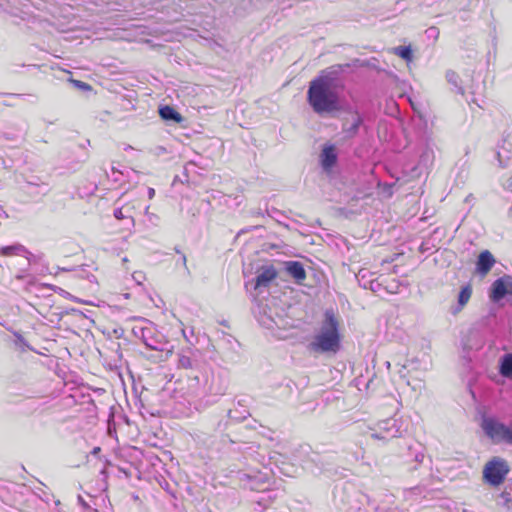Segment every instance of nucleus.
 <instances>
[{
	"label": "nucleus",
	"instance_id": "1",
	"mask_svg": "<svg viewBox=\"0 0 512 512\" xmlns=\"http://www.w3.org/2000/svg\"><path fill=\"white\" fill-rule=\"evenodd\" d=\"M336 73L331 67L309 83L307 102L318 115L330 114L341 108V86L334 76Z\"/></svg>",
	"mask_w": 512,
	"mask_h": 512
},
{
	"label": "nucleus",
	"instance_id": "2",
	"mask_svg": "<svg viewBox=\"0 0 512 512\" xmlns=\"http://www.w3.org/2000/svg\"><path fill=\"white\" fill-rule=\"evenodd\" d=\"M308 347L317 353H336L340 349L339 324L332 311L325 312L320 330Z\"/></svg>",
	"mask_w": 512,
	"mask_h": 512
},
{
	"label": "nucleus",
	"instance_id": "3",
	"mask_svg": "<svg viewBox=\"0 0 512 512\" xmlns=\"http://www.w3.org/2000/svg\"><path fill=\"white\" fill-rule=\"evenodd\" d=\"M509 471L510 468L505 459L493 457L484 466L483 478L488 484L498 486L504 482Z\"/></svg>",
	"mask_w": 512,
	"mask_h": 512
},
{
	"label": "nucleus",
	"instance_id": "4",
	"mask_svg": "<svg viewBox=\"0 0 512 512\" xmlns=\"http://www.w3.org/2000/svg\"><path fill=\"white\" fill-rule=\"evenodd\" d=\"M243 476L247 480V483L244 484L245 487L249 488L250 490L259 491L261 493L255 500L254 511L264 512L266 509H268L267 503L273 500V491L267 490L266 481H263L262 477L250 476L248 474H243Z\"/></svg>",
	"mask_w": 512,
	"mask_h": 512
},
{
	"label": "nucleus",
	"instance_id": "5",
	"mask_svg": "<svg viewBox=\"0 0 512 512\" xmlns=\"http://www.w3.org/2000/svg\"><path fill=\"white\" fill-rule=\"evenodd\" d=\"M483 429L487 436L491 439L503 441L509 445H512V425H506L504 423L488 420L484 422Z\"/></svg>",
	"mask_w": 512,
	"mask_h": 512
},
{
	"label": "nucleus",
	"instance_id": "6",
	"mask_svg": "<svg viewBox=\"0 0 512 512\" xmlns=\"http://www.w3.org/2000/svg\"><path fill=\"white\" fill-rule=\"evenodd\" d=\"M402 435L401 425L397 419L388 418L377 424V430L371 437L378 440H388Z\"/></svg>",
	"mask_w": 512,
	"mask_h": 512
},
{
	"label": "nucleus",
	"instance_id": "7",
	"mask_svg": "<svg viewBox=\"0 0 512 512\" xmlns=\"http://www.w3.org/2000/svg\"><path fill=\"white\" fill-rule=\"evenodd\" d=\"M499 165L512 170V131L504 132L496 151Z\"/></svg>",
	"mask_w": 512,
	"mask_h": 512
},
{
	"label": "nucleus",
	"instance_id": "8",
	"mask_svg": "<svg viewBox=\"0 0 512 512\" xmlns=\"http://www.w3.org/2000/svg\"><path fill=\"white\" fill-rule=\"evenodd\" d=\"M142 342L147 348L155 351H164L167 344L164 336L151 325L148 326V330Z\"/></svg>",
	"mask_w": 512,
	"mask_h": 512
},
{
	"label": "nucleus",
	"instance_id": "9",
	"mask_svg": "<svg viewBox=\"0 0 512 512\" xmlns=\"http://www.w3.org/2000/svg\"><path fill=\"white\" fill-rule=\"evenodd\" d=\"M197 356V350H193L191 348L181 349L177 354V367L179 369H197L199 366Z\"/></svg>",
	"mask_w": 512,
	"mask_h": 512
},
{
	"label": "nucleus",
	"instance_id": "10",
	"mask_svg": "<svg viewBox=\"0 0 512 512\" xmlns=\"http://www.w3.org/2000/svg\"><path fill=\"white\" fill-rule=\"evenodd\" d=\"M510 293H512V284L503 278H499L491 286L490 297L493 301L497 302Z\"/></svg>",
	"mask_w": 512,
	"mask_h": 512
},
{
	"label": "nucleus",
	"instance_id": "11",
	"mask_svg": "<svg viewBox=\"0 0 512 512\" xmlns=\"http://www.w3.org/2000/svg\"><path fill=\"white\" fill-rule=\"evenodd\" d=\"M285 271L295 280L297 284H302L306 279V271L299 261H287L284 263Z\"/></svg>",
	"mask_w": 512,
	"mask_h": 512
},
{
	"label": "nucleus",
	"instance_id": "12",
	"mask_svg": "<svg viewBox=\"0 0 512 512\" xmlns=\"http://www.w3.org/2000/svg\"><path fill=\"white\" fill-rule=\"evenodd\" d=\"M277 277V271L273 266H267L262 269L256 276L254 289L268 287L269 284Z\"/></svg>",
	"mask_w": 512,
	"mask_h": 512
},
{
	"label": "nucleus",
	"instance_id": "13",
	"mask_svg": "<svg viewBox=\"0 0 512 512\" xmlns=\"http://www.w3.org/2000/svg\"><path fill=\"white\" fill-rule=\"evenodd\" d=\"M320 162L324 170H330L337 162V153L334 145H325L320 154Z\"/></svg>",
	"mask_w": 512,
	"mask_h": 512
},
{
	"label": "nucleus",
	"instance_id": "14",
	"mask_svg": "<svg viewBox=\"0 0 512 512\" xmlns=\"http://www.w3.org/2000/svg\"><path fill=\"white\" fill-rule=\"evenodd\" d=\"M472 296V287L470 284H466L463 286L458 294L457 297V304L452 305L450 308V312L453 315H457L459 312L463 310V308L466 306V304L469 302L470 298Z\"/></svg>",
	"mask_w": 512,
	"mask_h": 512
},
{
	"label": "nucleus",
	"instance_id": "15",
	"mask_svg": "<svg viewBox=\"0 0 512 512\" xmlns=\"http://www.w3.org/2000/svg\"><path fill=\"white\" fill-rule=\"evenodd\" d=\"M494 263L495 259L493 255L488 250H485L481 252L478 256V260L476 263L477 271L480 274L485 275L491 270Z\"/></svg>",
	"mask_w": 512,
	"mask_h": 512
},
{
	"label": "nucleus",
	"instance_id": "16",
	"mask_svg": "<svg viewBox=\"0 0 512 512\" xmlns=\"http://www.w3.org/2000/svg\"><path fill=\"white\" fill-rule=\"evenodd\" d=\"M363 119L359 113H354L352 116V123L350 125L344 124L343 132L345 133L346 138L354 137L359 130L360 125L362 124Z\"/></svg>",
	"mask_w": 512,
	"mask_h": 512
},
{
	"label": "nucleus",
	"instance_id": "17",
	"mask_svg": "<svg viewBox=\"0 0 512 512\" xmlns=\"http://www.w3.org/2000/svg\"><path fill=\"white\" fill-rule=\"evenodd\" d=\"M159 114L161 118L165 121H172L175 123H180L183 120L182 115L177 112L173 107L164 106L159 109Z\"/></svg>",
	"mask_w": 512,
	"mask_h": 512
},
{
	"label": "nucleus",
	"instance_id": "18",
	"mask_svg": "<svg viewBox=\"0 0 512 512\" xmlns=\"http://www.w3.org/2000/svg\"><path fill=\"white\" fill-rule=\"evenodd\" d=\"M0 254L2 256H13V255L25 256L30 253L23 245L17 243V244H13L10 246L1 247Z\"/></svg>",
	"mask_w": 512,
	"mask_h": 512
},
{
	"label": "nucleus",
	"instance_id": "19",
	"mask_svg": "<svg viewBox=\"0 0 512 512\" xmlns=\"http://www.w3.org/2000/svg\"><path fill=\"white\" fill-rule=\"evenodd\" d=\"M133 207L131 206H123V207H119V208H116L114 210V217L118 220H123V219H127L130 226L131 227H134L135 226V219H134V216L132 214V210Z\"/></svg>",
	"mask_w": 512,
	"mask_h": 512
},
{
	"label": "nucleus",
	"instance_id": "20",
	"mask_svg": "<svg viewBox=\"0 0 512 512\" xmlns=\"http://www.w3.org/2000/svg\"><path fill=\"white\" fill-rule=\"evenodd\" d=\"M500 372L503 376H512V354H506L501 362Z\"/></svg>",
	"mask_w": 512,
	"mask_h": 512
},
{
	"label": "nucleus",
	"instance_id": "21",
	"mask_svg": "<svg viewBox=\"0 0 512 512\" xmlns=\"http://www.w3.org/2000/svg\"><path fill=\"white\" fill-rule=\"evenodd\" d=\"M394 53L406 61H409L412 58V51L409 46L396 47L394 48Z\"/></svg>",
	"mask_w": 512,
	"mask_h": 512
},
{
	"label": "nucleus",
	"instance_id": "22",
	"mask_svg": "<svg viewBox=\"0 0 512 512\" xmlns=\"http://www.w3.org/2000/svg\"><path fill=\"white\" fill-rule=\"evenodd\" d=\"M446 79L449 83L455 86L457 92L460 94L464 93L463 88L459 85V76L454 71H448L446 73Z\"/></svg>",
	"mask_w": 512,
	"mask_h": 512
},
{
	"label": "nucleus",
	"instance_id": "23",
	"mask_svg": "<svg viewBox=\"0 0 512 512\" xmlns=\"http://www.w3.org/2000/svg\"><path fill=\"white\" fill-rule=\"evenodd\" d=\"M433 158V150L427 147L420 156V162L427 166L428 164L432 163Z\"/></svg>",
	"mask_w": 512,
	"mask_h": 512
},
{
	"label": "nucleus",
	"instance_id": "24",
	"mask_svg": "<svg viewBox=\"0 0 512 512\" xmlns=\"http://www.w3.org/2000/svg\"><path fill=\"white\" fill-rule=\"evenodd\" d=\"M147 330L148 326H134L132 329V333L136 338H139L142 341L145 338Z\"/></svg>",
	"mask_w": 512,
	"mask_h": 512
},
{
	"label": "nucleus",
	"instance_id": "25",
	"mask_svg": "<svg viewBox=\"0 0 512 512\" xmlns=\"http://www.w3.org/2000/svg\"><path fill=\"white\" fill-rule=\"evenodd\" d=\"M132 277L139 285L145 280V275L142 272H134Z\"/></svg>",
	"mask_w": 512,
	"mask_h": 512
},
{
	"label": "nucleus",
	"instance_id": "26",
	"mask_svg": "<svg viewBox=\"0 0 512 512\" xmlns=\"http://www.w3.org/2000/svg\"><path fill=\"white\" fill-rule=\"evenodd\" d=\"M73 83L79 87L80 89L86 91V90H90L91 89V86L85 82H82V81H79V80H73Z\"/></svg>",
	"mask_w": 512,
	"mask_h": 512
},
{
	"label": "nucleus",
	"instance_id": "27",
	"mask_svg": "<svg viewBox=\"0 0 512 512\" xmlns=\"http://www.w3.org/2000/svg\"><path fill=\"white\" fill-rule=\"evenodd\" d=\"M78 502L84 509L89 508V505L86 503L82 496H78Z\"/></svg>",
	"mask_w": 512,
	"mask_h": 512
},
{
	"label": "nucleus",
	"instance_id": "28",
	"mask_svg": "<svg viewBox=\"0 0 512 512\" xmlns=\"http://www.w3.org/2000/svg\"><path fill=\"white\" fill-rule=\"evenodd\" d=\"M427 33L429 34V36H435L437 37L438 35V31L435 27H431L427 30Z\"/></svg>",
	"mask_w": 512,
	"mask_h": 512
},
{
	"label": "nucleus",
	"instance_id": "29",
	"mask_svg": "<svg viewBox=\"0 0 512 512\" xmlns=\"http://www.w3.org/2000/svg\"><path fill=\"white\" fill-rule=\"evenodd\" d=\"M15 336H16V338H17V343H20V344L26 345V341H25V339L22 337V335H20L19 333H15Z\"/></svg>",
	"mask_w": 512,
	"mask_h": 512
},
{
	"label": "nucleus",
	"instance_id": "30",
	"mask_svg": "<svg viewBox=\"0 0 512 512\" xmlns=\"http://www.w3.org/2000/svg\"><path fill=\"white\" fill-rule=\"evenodd\" d=\"M423 459H424V454H423V453H418V454H416V456H415V460H416L417 462L421 463V462L423 461Z\"/></svg>",
	"mask_w": 512,
	"mask_h": 512
},
{
	"label": "nucleus",
	"instance_id": "31",
	"mask_svg": "<svg viewBox=\"0 0 512 512\" xmlns=\"http://www.w3.org/2000/svg\"><path fill=\"white\" fill-rule=\"evenodd\" d=\"M154 195H155V190L153 188H149L148 189V196H149V198L150 199L153 198Z\"/></svg>",
	"mask_w": 512,
	"mask_h": 512
},
{
	"label": "nucleus",
	"instance_id": "32",
	"mask_svg": "<svg viewBox=\"0 0 512 512\" xmlns=\"http://www.w3.org/2000/svg\"><path fill=\"white\" fill-rule=\"evenodd\" d=\"M101 451L100 447H94L91 451V454L97 455Z\"/></svg>",
	"mask_w": 512,
	"mask_h": 512
},
{
	"label": "nucleus",
	"instance_id": "33",
	"mask_svg": "<svg viewBox=\"0 0 512 512\" xmlns=\"http://www.w3.org/2000/svg\"><path fill=\"white\" fill-rule=\"evenodd\" d=\"M181 259H182V264L187 269V259H186V256L184 254H182Z\"/></svg>",
	"mask_w": 512,
	"mask_h": 512
},
{
	"label": "nucleus",
	"instance_id": "34",
	"mask_svg": "<svg viewBox=\"0 0 512 512\" xmlns=\"http://www.w3.org/2000/svg\"><path fill=\"white\" fill-rule=\"evenodd\" d=\"M145 214H147V215L149 214V206H147V207L145 208Z\"/></svg>",
	"mask_w": 512,
	"mask_h": 512
},
{
	"label": "nucleus",
	"instance_id": "35",
	"mask_svg": "<svg viewBox=\"0 0 512 512\" xmlns=\"http://www.w3.org/2000/svg\"><path fill=\"white\" fill-rule=\"evenodd\" d=\"M271 322H273L275 325L279 326L278 322H276L275 320L271 319Z\"/></svg>",
	"mask_w": 512,
	"mask_h": 512
},
{
	"label": "nucleus",
	"instance_id": "36",
	"mask_svg": "<svg viewBox=\"0 0 512 512\" xmlns=\"http://www.w3.org/2000/svg\"><path fill=\"white\" fill-rule=\"evenodd\" d=\"M509 502L512 503V500H510Z\"/></svg>",
	"mask_w": 512,
	"mask_h": 512
}]
</instances>
